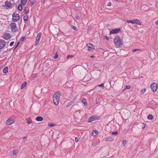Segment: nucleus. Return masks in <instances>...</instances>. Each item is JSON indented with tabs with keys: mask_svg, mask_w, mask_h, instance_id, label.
I'll return each instance as SVG.
<instances>
[{
	"mask_svg": "<svg viewBox=\"0 0 158 158\" xmlns=\"http://www.w3.org/2000/svg\"><path fill=\"white\" fill-rule=\"evenodd\" d=\"M23 139L25 140H27V138L26 137H25L23 138Z\"/></svg>",
	"mask_w": 158,
	"mask_h": 158,
	"instance_id": "de8ad7c7",
	"label": "nucleus"
},
{
	"mask_svg": "<svg viewBox=\"0 0 158 158\" xmlns=\"http://www.w3.org/2000/svg\"><path fill=\"white\" fill-rule=\"evenodd\" d=\"M10 27L11 31L13 32H16L18 31V27L15 23L12 22L10 24Z\"/></svg>",
	"mask_w": 158,
	"mask_h": 158,
	"instance_id": "20e7f679",
	"label": "nucleus"
},
{
	"mask_svg": "<svg viewBox=\"0 0 158 158\" xmlns=\"http://www.w3.org/2000/svg\"><path fill=\"white\" fill-rule=\"evenodd\" d=\"M73 57L72 55H68L67 56V59H68L70 58H72Z\"/></svg>",
	"mask_w": 158,
	"mask_h": 158,
	"instance_id": "72a5a7b5",
	"label": "nucleus"
},
{
	"mask_svg": "<svg viewBox=\"0 0 158 158\" xmlns=\"http://www.w3.org/2000/svg\"><path fill=\"white\" fill-rule=\"evenodd\" d=\"M18 9L20 11H21L23 9V7L21 5H19L18 6Z\"/></svg>",
	"mask_w": 158,
	"mask_h": 158,
	"instance_id": "5701e85b",
	"label": "nucleus"
},
{
	"mask_svg": "<svg viewBox=\"0 0 158 158\" xmlns=\"http://www.w3.org/2000/svg\"><path fill=\"white\" fill-rule=\"evenodd\" d=\"M98 134V132L96 130H94V132H92V135L93 136H96Z\"/></svg>",
	"mask_w": 158,
	"mask_h": 158,
	"instance_id": "412c9836",
	"label": "nucleus"
},
{
	"mask_svg": "<svg viewBox=\"0 0 158 158\" xmlns=\"http://www.w3.org/2000/svg\"><path fill=\"white\" fill-rule=\"evenodd\" d=\"M145 128V127H143V128L144 129Z\"/></svg>",
	"mask_w": 158,
	"mask_h": 158,
	"instance_id": "3c124183",
	"label": "nucleus"
},
{
	"mask_svg": "<svg viewBox=\"0 0 158 158\" xmlns=\"http://www.w3.org/2000/svg\"><path fill=\"white\" fill-rule=\"evenodd\" d=\"M78 141V139L77 138V137H75V141L76 142H77Z\"/></svg>",
	"mask_w": 158,
	"mask_h": 158,
	"instance_id": "c03bdc74",
	"label": "nucleus"
},
{
	"mask_svg": "<svg viewBox=\"0 0 158 158\" xmlns=\"http://www.w3.org/2000/svg\"><path fill=\"white\" fill-rule=\"evenodd\" d=\"M86 47L87 48L89 51H93L94 49V46L90 43L88 44Z\"/></svg>",
	"mask_w": 158,
	"mask_h": 158,
	"instance_id": "1a4fd4ad",
	"label": "nucleus"
},
{
	"mask_svg": "<svg viewBox=\"0 0 158 158\" xmlns=\"http://www.w3.org/2000/svg\"><path fill=\"white\" fill-rule=\"evenodd\" d=\"M34 4H35V3H34V2H31V6H33Z\"/></svg>",
	"mask_w": 158,
	"mask_h": 158,
	"instance_id": "49530a36",
	"label": "nucleus"
},
{
	"mask_svg": "<svg viewBox=\"0 0 158 158\" xmlns=\"http://www.w3.org/2000/svg\"><path fill=\"white\" fill-rule=\"evenodd\" d=\"M147 118L149 120H152L153 119L154 117L152 115L150 114L148 115Z\"/></svg>",
	"mask_w": 158,
	"mask_h": 158,
	"instance_id": "aec40b11",
	"label": "nucleus"
},
{
	"mask_svg": "<svg viewBox=\"0 0 158 158\" xmlns=\"http://www.w3.org/2000/svg\"><path fill=\"white\" fill-rule=\"evenodd\" d=\"M12 20L14 22H17L20 19V16L19 14L16 13H14L12 15Z\"/></svg>",
	"mask_w": 158,
	"mask_h": 158,
	"instance_id": "7ed1b4c3",
	"label": "nucleus"
},
{
	"mask_svg": "<svg viewBox=\"0 0 158 158\" xmlns=\"http://www.w3.org/2000/svg\"><path fill=\"white\" fill-rule=\"evenodd\" d=\"M131 88V86L130 85L126 86L125 88V89H129Z\"/></svg>",
	"mask_w": 158,
	"mask_h": 158,
	"instance_id": "c85d7f7f",
	"label": "nucleus"
},
{
	"mask_svg": "<svg viewBox=\"0 0 158 158\" xmlns=\"http://www.w3.org/2000/svg\"><path fill=\"white\" fill-rule=\"evenodd\" d=\"M114 41L117 47H118L123 44V41L119 36L115 37L114 38Z\"/></svg>",
	"mask_w": 158,
	"mask_h": 158,
	"instance_id": "f03ea898",
	"label": "nucleus"
},
{
	"mask_svg": "<svg viewBox=\"0 0 158 158\" xmlns=\"http://www.w3.org/2000/svg\"><path fill=\"white\" fill-rule=\"evenodd\" d=\"M42 33L41 32H40L38 34L36 40L35 42V45H37L39 43L41 35Z\"/></svg>",
	"mask_w": 158,
	"mask_h": 158,
	"instance_id": "9b49d317",
	"label": "nucleus"
},
{
	"mask_svg": "<svg viewBox=\"0 0 158 158\" xmlns=\"http://www.w3.org/2000/svg\"><path fill=\"white\" fill-rule=\"evenodd\" d=\"M28 19V17L27 15L24 16L23 17V19L25 21H27Z\"/></svg>",
	"mask_w": 158,
	"mask_h": 158,
	"instance_id": "cd10ccee",
	"label": "nucleus"
},
{
	"mask_svg": "<svg viewBox=\"0 0 158 158\" xmlns=\"http://www.w3.org/2000/svg\"><path fill=\"white\" fill-rule=\"evenodd\" d=\"M1 114V112H0V114Z\"/></svg>",
	"mask_w": 158,
	"mask_h": 158,
	"instance_id": "864d4df0",
	"label": "nucleus"
},
{
	"mask_svg": "<svg viewBox=\"0 0 158 158\" xmlns=\"http://www.w3.org/2000/svg\"><path fill=\"white\" fill-rule=\"evenodd\" d=\"M27 122L28 124H30L32 123V121L31 118H28L27 119Z\"/></svg>",
	"mask_w": 158,
	"mask_h": 158,
	"instance_id": "b1692460",
	"label": "nucleus"
},
{
	"mask_svg": "<svg viewBox=\"0 0 158 158\" xmlns=\"http://www.w3.org/2000/svg\"><path fill=\"white\" fill-rule=\"evenodd\" d=\"M27 83L26 81L24 82L23 83L21 87V89H23L27 85Z\"/></svg>",
	"mask_w": 158,
	"mask_h": 158,
	"instance_id": "a211bd4d",
	"label": "nucleus"
},
{
	"mask_svg": "<svg viewBox=\"0 0 158 158\" xmlns=\"http://www.w3.org/2000/svg\"><path fill=\"white\" fill-rule=\"evenodd\" d=\"M158 88L157 84L155 82L153 83L151 85V88L153 92H155L157 90Z\"/></svg>",
	"mask_w": 158,
	"mask_h": 158,
	"instance_id": "39448f33",
	"label": "nucleus"
},
{
	"mask_svg": "<svg viewBox=\"0 0 158 158\" xmlns=\"http://www.w3.org/2000/svg\"><path fill=\"white\" fill-rule=\"evenodd\" d=\"M146 91V89H143L141 90V93L142 94H143Z\"/></svg>",
	"mask_w": 158,
	"mask_h": 158,
	"instance_id": "473e14b6",
	"label": "nucleus"
},
{
	"mask_svg": "<svg viewBox=\"0 0 158 158\" xmlns=\"http://www.w3.org/2000/svg\"><path fill=\"white\" fill-rule=\"evenodd\" d=\"M14 121L13 119L9 118L6 120V123L7 125H10L14 123Z\"/></svg>",
	"mask_w": 158,
	"mask_h": 158,
	"instance_id": "ddd939ff",
	"label": "nucleus"
},
{
	"mask_svg": "<svg viewBox=\"0 0 158 158\" xmlns=\"http://www.w3.org/2000/svg\"><path fill=\"white\" fill-rule=\"evenodd\" d=\"M113 139V138L112 137L109 136L106 138L105 140L107 141H112Z\"/></svg>",
	"mask_w": 158,
	"mask_h": 158,
	"instance_id": "2eb2a0df",
	"label": "nucleus"
},
{
	"mask_svg": "<svg viewBox=\"0 0 158 158\" xmlns=\"http://www.w3.org/2000/svg\"><path fill=\"white\" fill-rule=\"evenodd\" d=\"M98 86L103 88L104 87V84L103 83H102L100 85H98Z\"/></svg>",
	"mask_w": 158,
	"mask_h": 158,
	"instance_id": "f704fd0d",
	"label": "nucleus"
},
{
	"mask_svg": "<svg viewBox=\"0 0 158 158\" xmlns=\"http://www.w3.org/2000/svg\"><path fill=\"white\" fill-rule=\"evenodd\" d=\"M29 12V10H26L25 11V13L26 14H27Z\"/></svg>",
	"mask_w": 158,
	"mask_h": 158,
	"instance_id": "37998d69",
	"label": "nucleus"
},
{
	"mask_svg": "<svg viewBox=\"0 0 158 158\" xmlns=\"http://www.w3.org/2000/svg\"><path fill=\"white\" fill-rule=\"evenodd\" d=\"M25 39V37H23L21 38L20 40L22 41H23Z\"/></svg>",
	"mask_w": 158,
	"mask_h": 158,
	"instance_id": "58836bf2",
	"label": "nucleus"
},
{
	"mask_svg": "<svg viewBox=\"0 0 158 158\" xmlns=\"http://www.w3.org/2000/svg\"><path fill=\"white\" fill-rule=\"evenodd\" d=\"M6 45L5 41L2 40H0V49H2Z\"/></svg>",
	"mask_w": 158,
	"mask_h": 158,
	"instance_id": "9d476101",
	"label": "nucleus"
},
{
	"mask_svg": "<svg viewBox=\"0 0 158 158\" xmlns=\"http://www.w3.org/2000/svg\"><path fill=\"white\" fill-rule=\"evenodd\" d=\"M8 68L7 67H6L3 70V72L4 73H6L8 72Z\"/></svg>",
	"mask_w": 158,
	"mask_h": 158,
	"instance_id": "6ab92c4d",
	"label": "nucleus"
},
{
	"mask_svg": "<svg viewBox=\"0 0 158 158\" xmlns=\"http://www.w3.org/2000/svg\"><path fill=\"white\" fill-rule=\"evenodd\" d=\"M3 37L4 39L7 40L11 38V36L9 33H6L3 35Z\"/></svg>",
	"mask_w": 158,
	"mask_h": 158,
	"instance_id": "6e6552de",
	"label": "nucleus"
},
{
	"mask_svg": "<svg viewBox=\"0 0 158 158\" xmlns=\"http://www.w3.org/2000/svg\"><path fill=\"white\" fill-rule=\"evenodd\" d=\"M111 3L110 2H109L107 4V6H111Z\"/></svg>",
	"mask_w": 158,
	"mask_h": 158,
	"instance_id": "a18cd8bd",
	"label": "nucleus"
},
{
	"mask_svg": "<svg viewBox=\"0 0 158 158\" xmlns=\"http://www.w3.org/2000/svg\"><path fill=\"white\" fill-rule=\"evenodd\" d=\"M82 102L85 106H86L87 105V102L85 99H82Z\"/></svg>",
	"mask_w": 158,
	"mask_h": 158,
	"instance_id": "4be33fe9",
	"label": "nucleus"
},
{
	"mask_svg": "<svg viewBox=\"0 0 158 158\" xmlns=\"http://www.w3.org/2000/svg\"><path fill=\"white\" fill-rule=\"evenodd\" d=\"M19 42H18L17 44L16 45V46L14 48V50H15V48L17 47L18 46V45H19Z\"/></svg>",
	"mask_w": 158,
	"mask_h": 158,
	"instance_id": "4c0bfd02",
	"label": "nucleus"
},
{
	"mask_svg": "<svg viewBox=\"0 0 158 158\" xmlns=\"http://www.w3.org/2000/svg\"><path fill=\"white\" fill-rule=\"evenodd\" d=\"M77 98V96H76L72 100L73 102H75Z\"/></svg>",
	"mask_w": 158,
	"mask_h": 158,
	"instance_id": "a19ab883",
	"label": "nucleus"
},
{
	"mask_svg": "<svg viewBox=\"0 0 158 158\" xmlns=\"http://www.w3.org/2000/svg\"><path fill=\"white\" fill-rule=\"evenodd\" d=\"M131 0V1H132V0Z\"/></svg>",
	"mask_w": 158,
	"mask_h": 158,
	"instance_id": "603ef678",
	"label": "nucleus"
},
{
	"mask_svg": "<svg viewBox=\"0 0 158 158\" xmlns=\"http://www.w3.org/2000/svg\"><path fill=\"white\" fill-rule=\"evenodd\" d=\"M48 125L49 127H52L54 126L55 124L54 123H48Z\"/></svg>",
	"mask_w": 158,
	"mask_h": 158,
	"instance_id": "a878e982",
	"label": "nucleus"
},
{
	"mask_svg": "<svg viewBox=\"0 0 158 158\" xmlns=\"http://www.w3.org/2000/svg\"><path fill=\"white\" fill-rule=\"evenodd\" d=\"M14 43H15V42L14 41L11 42L10 44V46H12L14 44Z\"/></svg>",
	"mask_w": 158,
	"mask_h": 158,
	"instance_id": "c9c22d12",
	"label": "nucleus"
},
{
	"mask_svg": "<svg viewBox=\"0 0 158 158\" xmlns=\"http://www.w3.org/2000/svg\"><path fill=\"white\" fill-rule=\"evenodd\" d=\"M97 117L95 116H91L88 119V122L90 123L96 120H98Z\"/></svg>",
	"mask_w": 158,
	"mask_h": 158,
	"instance_id": "f8f14e48",
	"label": "nucleus"
},
{
	"mask_svg": "<svg viewBox=\"0 0 158 158\" xmlns=\"http://www.w3.org/2000/svg\"><path fill=\"white\" fill-rule=\"evenodd\" d=\"M43 119V117L41 116H38L35 119V120L37 121H41Z\"/></svg>",
	"mask_w": 158,
	"mask_h": 158,
	"instance_id": "dca6fc26",
	"label": "nucleus"
},
{
	"mask_svg": "<svg viewBox=\"0 0 158 158\" xmlns=\"http://www.w3.org/2000/svg\"><path fill=\"white\" fill-rule=\"evenodd\" d=\"M155 23L157 25H158V20Z\"/></svg>",
	"mask_w": 158,
	"mask_h": 158,
	"instance_id": "09e8293b",
	"label": "nucleus"
},
{
	"mask_svg": "<svg viewBox=\"0 0 158 158\" xmlns=\"http://www.w3.org/2000/svg\"><path fill=\"white\" fill-rule=\"evenodd\" d=\"M120 29L119 28H116L113 29L110 31V34H116L118 32Z\"/></svg>",
	"mask_w": 158,
	"mask_h": 158,
	"instance_id": "4468645a",
	"label": "nucleus"
},
{
	"mask_svg": "<svg viewBox=\"0 0 158 158\" xmlns=\"http://www.w3.org/2000/svg\"><path fill=\"white\" fill-rule=\"evenodd\" d=\"M27 2V0H21V2L22 4L23 5H25Z\"/></svg>",
	"mask_w": 158,
	"mask_h": 158,
	"instance_id": "393cba45",
	"label": "nucleus"
},
{
	"mask_svg": "<svg viewBox=\"0 0 158 158\" xmlns=\"http://www.w3.org/2000/svg\"><path fill=\"white\" fill-rule=\"evenodd\" d=\"M11 3L8 1H6L5 3V5H3V7L7 9H8L11 8Z\"/></svg>",
	"mask_w": 158,
	"mask_h": 158,
	"instance_id": "0eeeda50",
	"label": "nucleus"
},
{
	"mask_svg": "<svg viewBox=\"0 0 158 158\" xmlns=\"http://www.w3.org/2000/svg\"><path fill=\"white\" fill-rule=\"evenodd\" d=\"M92 29V27L91 26H89L87 28V33L89 34L90 31Z\"/></svg>",
	"mask_w": 158,
	"mask_h": 158,
	"instance_id": "f3484780",
	"label": "nucleus"
},
{
	"mask_svg": "<svg viewBox=\"0 0 158 158\" xmlns=\"http://www.w3.org/2000/svg\"><path fill=\"white\" fill-rule=\"evenodd\" d=\"M58 57H59V56H58V54H57V53H56L55 54V56H54L53 58L54 59H57V58H58Z\"/></svg>",
	"mask_w": 158,
	"mask_h": 158,
	"instance_id": "c756f323",
	"label": "nucleus"
},
{
	"mask_svg": "<svg viewBox=\"0 0 158 158\" xmlns=\"http://www.w3.org/2000/svg\"><path fill=\"white\" fill-rule=\"evenodd\" d=\"M127 22L128 23H131L132 24H135L138 25L141 24V23L137 19H134L132 20H127Z\"/></svg>",
	"mask_w": 158,
	"mask_h": 158,
	"instance_id": "423d86ee",
	"label": "nucleus"
},
{
	"mask_svg": "<svg viewBox=\"0 0 158 158\" xmlns=\"http://www.w3.org/2000/svg\"><path fill=\"white\" fill-rule=\"evenodd\" d=\"M105 37L106 38V39L107 40H108V37H107V36L106 35H105Z\"/></svg>",
	"mask_w": 158,
	"mask_h": 158,
	"instance_id": "8fccbe9b",
	"label": "nucleus"
},
{
	"mask_svg": "<svg viewBox=\"0 0 158 158\" xmlns=\"http://www.w3.org/2000/svg\"><path fill=\"white\" fill-rule=\"evenodd\" d=\"M18 152V151L17 150H15L13 152V155H15Z\"/></svg>",
	"mask_w": 158,
	"mask_h": 158,
	"instance_id": "bb28decb",
	"label": "nucleus"
},
{
	"mask_svg": "<svg viewBox=\"0 0 158 158\" xmlns=\"http://www.w3.org/2000/svg\"><path fill=\"white\" fill-rule=\"evenodd\" d=\"M117 134H118V132L117 131L113 132L112 133V134L113 135H114L115 134L117 135Z\"/></svg>",
	"mask_w": 158,
	"mask_h": 158,
	"instance_id": "e433bc0d",
	"label": "nucleus"
},
{
	"mask_svg": "<svg viewBox=\"0 0 158 158\" xmlns=\"http://www.w3.org/2000/svg\"><path fill=\"white\" fill-rule=\"evenodd\" d=\"M72 28L74 30H75V31L77 30V28L75 26L73 25L72 26Z\"/></svg>",
	"mask_w": 158,
	"mask_h": 158,
	"instance_id": "7c9ffc66",
	"label": "nucleus"
},
{
	"mask_svg": "<svg viewBox=\"0 0 158 158\" xmlns=\"http://www.w3.org/2000/svg\"><path fill=\"white\" fill-rule=\"evenodd\" d=\"M127 141L126 140H124L122 142V144L124 146H125L126 143Z\"/></svg>",
	"mask_w": 158,
	"mask_h": 158,
	"instance_id": "2f4dec72",
	"label": "nucleus"
},
{
	"mask_svg": "<svg viewBox=\"0 0 158 158\" xmlns=\"http://www.w3.org/2000/svg\"><path fill=\"white\" fill-rule=\"evenodd\" d=\"M60 92H57L55 93L53 97V100L54 104L56 106L59 104V101L60 99Z\"/></svg>",
	"mask_w": 158,
	"mask_h": 158,
	"instance_id": "f257e3e1",
	"label": "nucleus"
},
{
	"mask_svg": "<svg viewBox=\"0 0 158 158\" xmlns=\"http://www.w3.org/2000/svg\"><path fill=\"white\" fill-rule=\"evenodd\" d=\"M139 49H134L133 50H132V51L133 52H135L136 51H139Z\"/></svg>",
	"mask_w": 158,
	"mask_h": 158,
	"instance_id": "ea45409f",
	"label": "nucleus"
},
{
	"mask_svg": "<svg viewBox=\"0 0 158 158\" xmlns=\"http://www.w3.org/2000/svg\"><path fill=\"white\" fill-rule=\"evenodd\" d=\"M77 98V96H76L72 100L73 102H75Z\"/></svg>",
	"mask_w": 158,
	"mask_h": 158,
	"instance_id": "79ce46f5",
	"label": "nucleus"
}]
</instances>
